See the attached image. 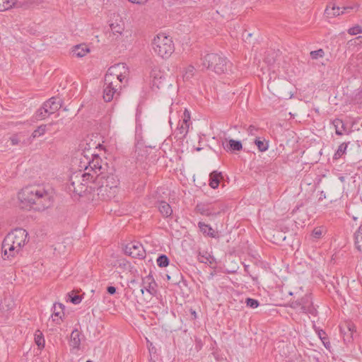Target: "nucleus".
<instances>
[{"mask_svg": "<svg viewBox=\"0 0 362 362\" xmlns=\"http://www.w3.org/2000/svg\"><path fill=\"white\" fill-rule=\"evenodd\" d=\"M112 264L114 267L119 268L124 271L127 269L128 262L124 258H120L116 259Z\"/></svg>", "mask_w": 362, "mask_h": 362, "instance_id": "obj_30", "label": "nucleus"}, {"mask_svg": "<svg viewBox=\"0 0 362 362\" xmlns=\"http://www.w3.org/2000/svg\"><path fill=\"white\" fill-rule=\"evenodd\" d=\"M361 38H362L361 36H359V37H357V39H361Z\"/></svg>", "mask_w": 362, "mask_h": 362, "instance_id": "obj_55", "label": "nucleus"}, {"mask_svg": "<svg viewBox=\"0 0 362 362\" xmlns=\"http://www.w3.org/2000/svg\"><path fill=\"white\" fill-rule=\"evenodd\" d=\"M118 83L110 81L109 76L105 77L103 85V99L105 102H110L113 100L115 95H119L117 92Z\"/></svg>", "mask_w": 362, "mask_h": 362, "instance_id": "obj_12", "label": "nucleus"}, {"mask_svg": "<svg viewBox=\"0 0 362 362\" xmlns=\"http://www.w3.org/2000/svg\"><path fill=\"white\" fill-rule=\"evenodd\" d=\"M35 342L39 349H42L45 347L44 336L40 330H37L35 334Z\"/></svg>", "mask_w": 362, "mask_h": 362, "instance_id": "obj_28", "label": "nucleus"}, {"mask_svg": "<svg viewBox=\"0 0 362 362\" xmlns=\"http://www.w3.org/2000/svg\"><path fill=\"white\" fill-rule=\"evenodd\" d=\"M107 291L109 294L113 295L116 293V288L115 286H108L107 288Z\"/></svg>", "mask_w": 362, "mask_h": 362, "instance_id": "obj_49", "label": "nucleus"}, {"mask_svg": "<svg viewBox=\"0 0 362 362\" xmlns=\"http://www.w3.org/2000/svg\"><path fill=\"white\" fill-rule=\"evenodd\" d=\"M198 227L200 231L204 235L211 238H215L216 233L214 230L209 225L204 222L199 221L198 223Z\"/></svg>", "mask_w": 362, "mask_h": 362, "instance_id": "obj_22", "label": "nucleus"}, {"mask_svg": "<svg viewBox=\"0 0 362 362\" xmlns=\"http://www.w3.org/2000/svg\"><path fill=\"white\" fill-rule=\"evenodd\" d=\"M352 61L355 60L357 64L362 63V58H355L352 59Z\"/></svg>", "mask_w": 362, "mask_h": 362, "instance_id": "obj_54", "label": "nucleus"}, {"mask_svg": "<svg viewBox=\"0 0 362 362\" xmlns=\"http://www.w3.org/2000/svg\"><path fill=\"white\" fill-rule=\"evenodd\" d=\"M47 132V124H41L36 129L33 131V132L31 134L32 139H35L37 137H39L40 136H42L45 134Z\"/></svg>", "mask_w": 362, "mask_h": 362, "instance_id": "obj_29", "label": "nucleus"}, {"mask_svg": "<svg viewBox=\"0 0 362 362\" xmlns=\"http://www.w3.org/2000/svg\"><path fill=\"white\" fill-rule=\"evenodd\" d=\"M194 67L193 66H189L187 68L185 76L187 78L191 77L194 75Z\"/></svg>", "mask_w": 362, "mask_h": 362, "instance_id": "obj_46", "label": "nucleus"}, {"mask_svg": "<svg viewBox=\"0 0 362 362\" xmlns=\"http://www.w3.org/2000/svg\"><path fill=\"white\" fill-rule=\"evenodd\" d=\"M197 259L201 263L209 264L210 267H214L216 264L215 258L207 252L204 253L199 252Z\"/></svg>", "mask_w": 362, "mask_h": 362, "instance_id": "obj_17", "label": "nucleus"}, {"mask_svg": "<svg viewBox=\"0 0 362 362\" xmlns=\"http://www.w3.org/2000/svg\"><path fill=\"white\" fill-rule=\"evenodd\" d=\"M21 208L40 211L50 206L52 202L48 192L40 186H28L18 195Z\"/></svg>", "mask_w": 362, "mask_h": 362, "instance_id": "obj_1", "label": "nucleus"}, {"mask_svg": "<svg viewBox=\"0 0 362 362\" xmlns=\"http://www.w3.org/2000/svg\"><path fill=\"white\" fill-rule=\"evenodd\" d=\"M158 210L160 213L165 218H168L171 216L173 214V209L170 205L165 201H161L158 203Z\"/></svg>", "mask_w": 362, "mask_h": 362, "instance_id": "obj_19", "label": "nucleus"}, {"mask_svg": "<svg viewBox=\"0 0 362 362\" xmlns=\"http://www.w3.org/2000/svg\"><path fill=\"white\" fill-rule=\"evenodd\" d=\"M245 270H246V269H248V267H247V266H245Z\"/></svg>", "mask_w": 362, "mask_h": 362, "instance_id": "obj_56", "label": "nucleus"}, {"mask_svg": "<svg viewBox=\"0 0 362 362\" xmlns=\"http://www.w3.org/2000/svg\"><path fill=\"white\" fill-rule=\"evenodd\" d=\"M69 296L71 298V302L74 304H78L81 302L82 298L78 295H74V293L71 292V293L69 294Z\"/></svg>", "mask_w": 362, "mask_h": 362, "instance_id": "obj_43", "label": "nucleus"}, {"mask_svg": "<svg viewBox=\"0 0 362 362\" xmlns=\"http://www.w3.org/2000/svg\"><path fill=\"white\" fill-rule=\"evenodd\" d=\"M289 307L299 314L317 316V310L314 306L311 294H305L300 298L293 300L289 302Z\"/></svg>", "mask_w": 362, "mask_h": 362, "instance_id": "obj_6", "label": "nucleus"}, {"mask_svg": "<svg viewBox=\"0 0 362 362\" xmlns=\"http://www.w3.org/2000/svg\"><path fill=\"white\" fill-rule=\"evenodd\" d=\"M348 33L351 35L361 34L362 33V27L358 25L351 27L348 30Z\"/></svg>", "mask_w": 362, "mask_h": 362, "instance_id": "obj_38", "label": "nucleus"}, {"mask_svg": "<svg viewBox=\"0 0 362 362\" xmlns=\"http://www.w3.org/2000/svg\"><path fill=\"white\" fill-rule=\"evenodd\" d=\"M11 143L13 146L18 145L20 143L18 134H14L10 137Z\"/></svg>", "mask_w": 362, "mask_h": 362, "instance_id": "obj_47", "label": "nucleus"}, {"mask_svg": "<svg viewBox=\"0 0 362 362\" xmlns=\"http://www.w3.org/2000/svg\"><path fill=\"white\" fill-rule=\"evenodd\" d=\"M86 362H92L91 361H87Z\"/></svg>", "mask_w": 362, "mask_h": 362, "instance_id": "obj_58", "label": "nucleus"}, {"mask_svg": "<svg viewBox=\"0 0 362 362\" xmlns=\"http://www.w3.org/2000/svg\"><path fill=\"white\" fill-rule=\"evenodd\" d=\"M224 148L228 151H239L242 150L243 145L242 143L240 141H235L233 139H230L228 144L224 147Z\"/></svg>", "mask_w": 362, "mask_h": 362, "instance_id": "obj_25", "label": "nucleus"}, {"mask_svg": "<svg viewBox=\"0 0 362 362\" xmlns=\"http://www.w3.org/2000/svg\"><path fill=\"white\" fill-rule=\"evenodd\" d=\"M95 178L101 185L97 189V194L101 200H108L114 197L118 185V180L116 177L112 175L105 176L102 174L96 175Z\"/></svg>", "mask_w": 362, "mask_h": 362, "instance_id": "obj_4", "label": "nucleus"}, {"mask_svg": "<svg viewBox=\"0 0 362 362\" xmlns=\"http://www.w3.org/2000/svg\"><path fill=\"white\" fill-rule=\"evenodd\" d=\"M259 131L260 129L254 125H250L247 129L248 134L255 136H257V134Z\"/></svg>", "mask_w": 362, "mask_h": 362, "instance_id": "obj_41", "label": "nucleus"}, {"mask_svg": "<svg viewBox=\"0 0 362 362\" xmlns=\"http://www.w3.org/2000/svg\"><path fill=\"white\" fill-rule=\"evenodd\" d=\"M222 178L221 173L213 171L209 175V185L211 188L216 189L218 187L220 180Z\"/></svg>", "mask_w": 362, "mask_h": 362, "instance_id": "obj_21", "label": "nucleus"}, {"mask_svg": "<svg viewBox=\"0 0 362 362\" xmlns=\"http://www.w3.org/2000/svg\"><path fill=\"white\" fill-rule=\"evenodd\" d=\"M64 305L62 303H54L53 306V314L52 315V320L56 322V324L60 325V321L62 320Z\"/></svg>", "mask_w": 362, "mask_h": 362, "instance_id": "obj_15", "label": "nucleus"}, {"mask_svg": "<svg viewBox=\"0 0 362 362\" xmlns=\"http://www.w3.org/2000/svg\"><path fill=\"white\" fill-rule=\"evenodd\" d=\"M347 329L350 332V336L344 337V341L351 342L353 340V334L356 332V328L354 324L349 322L347 324Z\"/></svg>", "mask_w": 362, "mask_h": 362, "instance_id": "obj_34", "label": "nucleus"}, {"mask_svg": "<svg viewBox=\"0 0 362 362\" xmlns=\"http://www.w3.org/2000/svg\"><path fill=\"white\" fill-rule=\"evenodd\" d=\"M190 313H191V314H192V315L193 317V319H196L197 318V313H196V311L192 310V309H191L190 310Z\"/></svg>", "mask_w": 362, "mask_h": 362, "instance_id": "obj_53", "label": "nucleus"}, {"mask_svg": "<svg viewBox=\"0 0 362 362\" xmlns=\"http://www.w3.org/2000/svg\"><path fill=\"white\" fill-rule=\"evenodd\" d=\"M332 124L335 129V133L339 136L343 135L344 132L346 131L343 121L340 119H335L333 120Z\"/></svg>", "mask_w": 362, "mask_h": 362, "instance_id": "obj_23", "label": "nucleus"}, {"mask_svg": "<svg viewBox=\"0 0 362 362\" xmlns=\"http://www.w3.org/2000/svg\"><path fill=\"white\" fill-rule=\"evenodd\" d=\"M129 73L128 68L124 63H119L110 67L105 77H108L110 81L119 83H122Z\"/></svg>", "mask_w": 362, "mask_h": 362, "instance_id": "obj_9", "label": "nucleus"}, {"mask_svg": "<svg viewBox=\"0 0 362 362\" xmlns=\"http://www.w3.org/2000/svg\"><path fill=\"white\" fill-rule=\"evenodd\" d=\"M254 142L260 152H264L269 148L268 141L261 137L256 136Z\"/></svg>", "mask_w": 362, "mask_h": 362, "instance_id": "obj_24", "label": "nucleus"}, {"mask_svg": "<svg viewBox=\"0 0 362 362\" xmlns=\"http://www.w3.org/2000/svg\"><path fill=\"white\" fill-rule=\"evenodd\" d=\"M245 270H246V269H248V267H247V266H245Z\"/></svg>", "mask_w": 362, "mask_h": 362, "instance_id": "obj_57", "label": "nucleus"}, {"mask_svg": "<svg viewBox=\"0 0 362 362\" xmlns=\"http://www.w3.org/2000/svg\"><path fill=\"white\" fill-rule=\"evenodd\" d=\"M341 14V7L336 6L333 2L327 4L324 13L325 16L327 18H332Z\"/></svg>", "mask_w": 362, "mask_h": 362, "instance_id": "obj_16", "label": "nucleus"}, {"mask_svg": "<svg viewBox=\"0 0 362 362\" xmlns=\"http://www.w3.org/2000/svg\"><path fill=\"white\" fill-rule=\"evenodd\" d=\"M142 284L144 286L140 288L141 294H144V290H146L150 294L155 295V293H156V284L151 275H148L145 278H144L142 280Z\"/></svg>", "mask_w": 362, "mask_h": 362, "instance_id": "obj_14", "label": "nucleus"}, {"mask_svg": "<svg viewBox=\"0 0 362 362\" xmlns=\"http://www.w3.org/2000/svg\"><path fill=\"white\" fill-rule=\"evenodd\" d=\"M357 6H343L341 8V14L344 13H349L351 11H357Z\"/></svg>", "mask_w": 362, "mask_h": 362, "instance_id": "obj_42", "label": "nucleus"}, {"mask_svg": "<svg viewBox=\"0 0 362 362\" xmlns=\"http://www.w3.org/2000/svg\"><path fill=\"white\" fill-rule=\"evenodd\" d=\"M349 144V142L342 143L339 146L338 149L337 150V151L334 153V154L333 156L334 160L339 159L344 154L346 153V148H347Z\"/></svg>", "mask_w": 362, "mask_h": 362, "instance_id": "obj_26", "label": "nucleus"}, {"mask_svg": "<svg viewBox=\"0 0 362 362\" xmlns=\"http://www.w3.org/2000/svg\"><path fill=\"white\" fill-rule=\"evenodd\" d=\"M45 1V0H30L29 4L30 6H36L43 4Z\"/></svg>", "mask_w": 362, "mask_h": 362, "instance_id": "obj_48", "label": "nucleus"}, {"mask_svg": "<svg viewBox=\"0 0 362 362\" xmlns=\"http://www.w3.org/2000/svg\"><path fill=\"white\" fill-rule=\"evenodd\" d=\"M195 211L203 216H216L220 214V209H216L212 204L198 203L195 206Z\"/></svg>", "mask_w": 362, "mask_h": 362, "instance_id": "obj_13", "label": "nucleus"}, {"mask_svg": "<svg viewBox=\"0 0 362 362\" xmlns=\"http://www.w3.org/2000/svg\"><path fill=\"white\" fill-rule=\"evenodd\" d=\"M317 335L319 338L321 339L322 342L323 343V345L327 349H329L331 347V344L329 340V338L327 337V335L326 332L322 329H318L317 330Z\"/></svg>", "mask_w": 362, "mask_h": 362, "instance_id": "obj_27", "label": "nucleus"}, {"mask_svg": "<svg viewBox=\"0 0 362 362\" xmlns=\"http://www.w3.org/2000/svg\"><path fill=\"white\" fill-rule=\"evenodd\" d=\"M129 1L134 3V4H141L144 1H146V0H129Z\"/></svg>", "mask_w": 362, "mask_h": 362, "instance_id": "obj_52", "label": "nucleus"}, {"mask_svg": "<svg viewBox=\"0 0 362 362\" xmlns=\"http://www.w3.org/2000/svg\"><path fill=\"white\" fill-rule=\"evenodd\" d=\"M81 333L77 329H75L72 331L70 336L69 345L73 349H78L81 345V339H80Z\"/></svg>", "mask_w": 362, "mask_h": 362, "instance_id": "obj_18", "label": "nucleus"}, {"mask_svg": "<svg viewBox=\"0 0 362 362\" xmlns=\"http://www.w3.org/2000/svg\"><path fill=\"white\" fill-rule=\"evenodd\" d=\"M154 52L163 59L168 58L175 50L172 37L165 33H158L152 42Z\"/></svg>", "mask_w": 362, "mask_h": 362, "instance_id": "obj_5", "label": "nucleus"}, {"mask_svg": "<svg viewBox=\"0 0 362 362\" xmlns=\"http://www.w3.org/2000/svg\"><path fill=\"white\" fill-rule=\"evenodd\" d=\"M322 229L321 228H314V230H313V233H312V235L316 239L320 238L322 236Z\"/></svg>", "mask_w": 362, "mask_h": 362, "instance_id": "obj_44", "label": "nucleus"}, {"mask_svg": "<svg viewBox=\"0 0 362 362\" xmlns=\"http://www.w3.org/2000/svg\"><path fill=\"white\" fill-rule=\"evenodd\" d=\"M63 101L58 97H52L43 103L42 107L35 113L37 120H42L58 111L62 106Z\"/></svg>", "mask_w": 362, "mask_h": 362, "instance_id": "obj_7", "label": "nucleus"}, {"mask_svg": "<svg viewBox=\"0 0 362 362\" xmlns=\"http://www.w3.org/2000/svg\"><path fill=\"white\" fill-rule=\"evenodd\" d=\"M246 305L247 306L251 308H256L259 305V303L257 300L247 298L246 299Z\"/></svg>", "mask_w": 362, "mask_h": 362, "instance_id": "obj_39", "label": "nucleus"}, {"mask_svg": "<svg viewBox=\"0 0 362 362\" xmlns=\"http://www.w3.org/2000/svg\"><path fill=\"white\" fill-rule=\"evenodd\" d=\"M98 160L99 158L97 157L95 160L90 161L88 163V166H86L85 170H88L89 168H90L95 174H97V170H100L101 168V166L98 165Z\"/></svg>", "mask_w": 362, "mask_h": 362, "instance_id": "obj_32", "label": "nucleus"}, {"mask_svg": "<svg viewBox=\"0 0 362 362\" xmlns=\"http://www.w3.org/2000/svg\"><path fill=\"white\" fill-rule=\"evenodd\" d=\"M124 252L133 258L143 259L146 257V251L142 244L136 241L127 244Z\"/></svg>", "mask_w": 362, "mask_h": 362, "instance_id": "obj_11", "label": "nucleus"}, {"mask_svg": "<svg viewBox=\"0 0 362 362\" xmlns=\"http://www.w3.org/2000/svg\"><path fill=\"white\" fill-rule=\"evenodd\" d=\"M150 77L153 78V83L154 86H157L158 87V84L157 83V80L159 78L160 79L162 78L161 72L160 70H158L156 69H152L150 74Z\"/></svg>", "mask_w": 362, "mask_h": 362, "instance_id": "obj_36", "label": "nucleus"}, {"mask_svg": "<svg viewBox=\"0 0 362 362\" xmlns=\"http://www.w3.org/2000/svg\"><path fill=\"white\" fill-rule=\"evenodd\" d=\"M67 189L69 192L78 196H81L87 190L86 183H83L81 171L76 172L71 175Z\"/></svg>", "mask_w": 362, "mask_h": 362, "instance_id": "obj_8", "label": "nucleus"}, {"mask_svg": "<svg viewBox=\"0 0 362 362\" xmlns=\"http://www.w3.org/2000/svg\"><path fill=\"white\" fill-rule=\"evenodd\" d=\"M130 284L133 286H136V285H139V286L140 288H141L142 286H140L139 283L136 280V279H132L130 281Z\"/></svg>", "mask_w": 362, "mask_h": 362, "instance_id": "obj_51", "label": "nucleus"}, {"mask_svg": "<svg viewBox=\"0 0 362 362\" xmlns=\"http://www.w3.org/2000/svg\"><path fill=\"white\" fill-rule=\"evenodd\" d=\"M110 29L113 34H119L121 35L124 31V25L123 24H120L119 23L115 22L112 23L110 25Z\"/></svg>", "mask_w": 362, "mask_h": 362, "instance_id": "obj_31", "label": "nucleus"}, {"mask_svg": "<svg viewBox=\"0 0 362 362\" xmlns=\"http://www.w3.org/2000/svg\"><path fill=\"white\" fill-rule=\"evenodd\" d=\"M28 235L23 228H16L7 234L2 242V258L9 259L18 254L27 242Z\"/></svg>", "mask_w": 362, "mask_h": 362, "instance_id": "obj_2", "label": "nucleus"}, {"mask_svg": "<svg viewBox=\"0 0 362 362\" xmlns=\"http://www.w3.org/2000/svg\"><path fill=\"white\" fill-rule=\"evenodd\" d=\"M325 54V52L322 49H319L315 51L310 52V57L313 59H317L318 58L322 57Z\"/></svg>", "mask_w": 362, "mask_h": 362, "instance_id": "obj_40", "label": "nucleus"}, {"mask_svg": "<svg viewBox=\"0 0 362 362\" xmlns=\"http://www.w3.org/2000/svg\"><path fill=\"white\" fill-rule=\"evenodd\" d=\"M159 267H165L169 264V259L165 255H160L156 259Z\"/></svg>", "mask_w": 362, "mask_h": 362, "instance_id": "obj_33", "label": "nucleus"}, {"mask_svg": "<svg viewBox=\"0 0 362 362\" xmlns=\"http://www.w3.org/2000/svg\"><path fill=\"white\" fill-rule=\"evenodd\" d=\"M15 2L13 0H0V11H5L11 8Z\"/></svg>", "mask_w": 362, "mask_h": 362, "instance_id": "obj_35", "label": "nucleus"}, {"mask_svg": "<svg viewBox=\"0 0 362 362\" xmlns=\"http://www.w3.org/2000/svg\"><path fill=\"white\" fill-rule=\"evenodd\" d=\"M83 178V183H86V188L88 187V184L90 182L94 180L95 175L93 174H90L89 172L82 173Z\"/></svg>", "mask_w": 362, "mask_h": 362, "instance_id": "obj_37", "label": "nucleus"}, {"mask_svg": "<svg viewBox=\"0 0 362 362\" xmlns=\"http://www.w3.org/2000/svg\"><path fill=\"white\" fill-rule=\"evenodd\" d=\"M190 122V112L187 109L185 110L182 120H180L177 127L175 131V136L177 139H183L188 133Z\"/></svg>", "mask_w": 362, "mask_h": 362, "instance_id": "obj_10", "label": "nucleus"}, {"mask_svg": "<svg viewBox=\"0 0 362 362\" xmlns=\"http://www.w3.org/2000/svg\"><path fill=\"white\" fill-rule=\"evenodd\" d=\"M201 64L199 65L202 70L209 69L218 74L226 73L230 62L226 57L217 53H209L201 57Z\"/></svg>", "mask_w": 362, "mask_h": 362, "instance_id": "obj_3", "label": "nucleus"}, {"mask_svg": "<svg viewBox=\"0 0 362 362\" xmlns=\"http://www.w3.org/2000/svg\"><path fill=\"white\" fill-rule=\"evenodd\" d=\"M89 52H90V49L87 45L81 44L78 45H76L74 47V49L72 50V54H73V56H75L76 57H83Z\"/></svg>", "mask_w": 362, "mask_h": 362, "instance_id": "obj_20", "label": "nucleus"}, {"mask_svg": "<svg viewBox=\"0 0 362 362\" xmlns=\"http://www.w3.org/2000/svg\"><path fill=\"white\" fill-rule=\"evenodd\" d=\"M9 310V308H7L6 310H5V308H4V305H0V313L3 312V316H6L7 317V313H8V311Z\"/></svg>", "mask_w": 362, "mask_h": 362, "instance_id": "obj_50", "label": "nucleus"}, {"mask_svg": "<svg viewBox=\"0 0 362 362\" xmlns=\"http://www.w3.org/2000/svg\"><path fill=\"white\" fill-rule=\"evenodd\" d=\"M353 101L355 103L361 104L362 103V92L359 91L356 93L354 98H353Z\"/></svg>", "mask_w": 362, "mask_h": 362, "instance_id": "obj_45", "label": "nucleus"}]
</instances>
